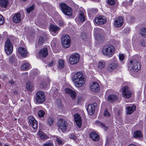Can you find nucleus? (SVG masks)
I'll use <instances>...</instances> for the list:
<instances>
[{
	"instance_id": "f257e3e1",
	"label": "nucleus",
	"mask_w": 146,
	"mask_h": 146,
	"mask_svg": "<svg viewBox=\"0 0 146 146\" xmlns=\"http://www.w3.org/2000/svg\"><path fill=\"white\" fill-rule=\"evenodd\" d=\"M115 48L111 45L109 44L104 46L102 53L105 56L109 58L111 57L114 53Z\"/></svg>"
},
{
	"instance_id": "f03ea898",
	"label": "nucleus",
	"mask_w": 146,
	"mask_h": 146,
	"mask_svg": "<svg viewBox=\"0 0 146 146\" xmlns=\"http://www.w3.org/2000/svg\"><path fill=\"white\" fill-rule=\"evenodd\" d=\"M13 38V36H10L8 38L5 42V50L8 55L11 54L13 50V46L11 42V41L13 40L12 39Z\"/></svg>"
},
{
	"instance_id": "7ed1b4c3",
	"label": "nucleus",
	"mask_w": 146,
	"mask_h": 146,
	"mask_svg": "<svg viewBox=\"0 0 146 146\" xmlns=\"http://www.w3.org/2000/svg\"><path fill=\"white\" fill-rule=\"evenodd\" d=\"M128 67L129 70L135 72L137 71L141 68L140 64L136 58L130 61Z\"/></svg>"
},
{
	"instance_id": "20e7f679",
	"label": "nucleus",
	"mask_w": 146,
	"mask_h": 146,
	"mask_svg": "<svg viewBox=\"0 0 146 146\" xmlns=\"http://www.w3.org/2000/svg\"><path fill=\"white\" fill-rule=\"evenodd\" d=\"M61 44L62 46L65 48L69 47L70 45L71 39L68 35L64 34L61 38Z\"/></svg>"
},
{
	"instance_id": "39448f33",
	"label": "nucleus",
	"mask_w": 146,
	"mask_h": 146,
	"mask_svg": "<svg viewBox=\"0 0 146 146\" xmlns=\"http://www.w3.org/2000/svg\"><path fill=\"white\" fill-rule=\"evenodd\" d=\"M60 6L63 13L69 17L72 15V11L70 7L64 3L60 4Z\"/></svg>"
},
{
	"instance_id": "423d86ee",
	"label": "nucleus",
	"mask_w": 146,
	"mask_h": 146,
	"mask_svg": "<svg viewBox=\"0 0 146 146\" xmlns=\"http://www.w3.org/2000/svg\"><path fill=\"white\" fill-rule=\"evenodd\" d=\"M36 101L38 104H41L45 100V96L44 92L41 91L37 92L36 96Z\"/></svg>"
},
{
	"instance_id": "0eeeda50",
	"label": "nucleus",
	"mask_w": 146,
	"mask_h": 146,
	"mask_svg": "<svg viewBox=\"0 0 146 146\" xmlns=\"http://www.w3.org/2000/svg\"><path fill=\"white\" fill-rule=\"evenodd\" d=\"M58 125L63 132H65L67 129L68 123L65 120L60 119L58 121Z\"/></svg>"
},
{
	"instance_id": "6e6552de",
	"label": "nucleus",
	"mask_w": 146,
	"mask_h": 146,
	"mask_svg": "<svg viewBox=\"0 0 146 146\" xmlns=\"http://www.w3.org/2000/svg\"><path fill=\"white\" fill-rule=\"evenodd\" d=\"M72 81L74 82H79V81L85 82L86 79L84 78L82 74L80 72H78L72 78Z\"/></svg>"
},
{
	"instance_id": "1a4fd4ad",
	"label": "nucleus",
	"mask_w": 146,
	"mask_h": 146,
	"mask_svg": "<svg viewBox=\"0 0 146 146\" xmlns=\"http://www.w3.org/2000/svg\"><path fill=\"white\" fill-rule=\"evenodd\" d=\"M122 96L126 98H130L132 95V92L130 90L129 88L127 86L123 87L121 89Z\"/></svg>"
},
{
	"instance_id": "9d476101",
	"label": "nucleus",
	"mask_w": 146,
	"mask_h": 146,
	"mask_svg": "<svg viewBox=\"0 0 146 146\" xmlns=\"http://www.w3.org/2000/svg\"><path fill=\"white\" fill-rule=\"evenodd\" d=\"M80 58V56L78 54L75 53L72 54L69 58V62L72 65L76 64L78 62Z\"/></svg>"
},
{
	"instance_id": "9b49d317",
	"label": "nucleus",
	"mask_w": 146,
	"mask_h": 146,
	"mask_svg": "<svg viewBox=\"0 0 146 146\" xmlns=\"http://www.w3.org/2000/svg\"><path fill=\"white\" fill-rule=\"evenodd\" d=\"M113 62L110 63L107 67L108 71L112 72L116 69L118 66V64L117 61L115 59H113Z\"/></svg>"
},
{
	"instance_id": "f8f14e48",
	"label": "nucleus",
	"mask_w": 146,
	"mask_h": 146,
	"mask_svg": "<svg viewBox=\"0 0 146 146\" xmlns=\"http://www.w3.org/2000/svg\"><path fill=\"white\" fill-rule=\"evenodd\" d=\"M30 125L34 129H37L38 126V122L34 117L32 116H30L28 117Z\"/></svg>"
},
{
	"instance_id": "ddd939ff",
	"label": "nucleus",
	"mask_w": 146,
	"mask_h": 146,
	"mask_svg": "<svg viewBox=\"0 0 146 146\" xmlns=\"http://www.w3.org/2000/svg\"><path fill=\"white\" fill-rule=\"evenodd\" d=\"M94 35L96 39L98 40H99L103 39L102 36H100L101 33L102 32V29L98 28H95L94 29Z\"/></svg>"
},
{
	"instance_id": "4468645a",
	"label": "nucleus",
	"mask_w": 146,
	"mask_h": 146,
	"mask_svg": "<svg viewBox=\"0 0 146 146\" xmlns=\"http://www.w3.org/2000/svg\"><path fill=\"white\" fill-rule=\"evenodd\" d=\"M94 21L95 23L98 25H103L106 22V19L105 17L100 15L98 17L95 18Z\"/></svg>"
},
{
	"instance_id": "2eb2a0df",
	"label": "nucleus",
	"mask_w": 146,
	"mask_h": 146,
	"mask_svg": "<svg viewBox=\"0 0 146 146\" xmlns=\"http://www.w3.org/2000/svg\"><path fill=\"white\" fill-rule=\"evenodd\" d=\"M79 16L76 18V21L77 22H83L86 19V16L83 11H80L79 12Z\"/></svg>"
},
{
	"instance_id": "dca6fc26",
	"label": "nucleus",
	"mask_w": 146,
	"mask_h": 146,
	"mask_svg": "<svg viewBox=\"0 0 146 146\" xmlns=\"http://www.w3.org/2000/svg\"><path fill=\"white\" fill-rule=\"evenodd\" d=\"M74 121L78 127L80 128L82 125V119L79 114L76 113L74 115Z\"/></svg>"
},
{
	"instance_id": "f3484780",
	"label": "nucleus",
	"mask_w": 146,
	"mask_h": 146,
	"mask_svg": "<svg viewBox=\"0 0 146 146\" xmlns=\"http://www.w3.org/2000/svg\"><path fill=\"white\" fill-rule=\"evenodd\" d=\"M123 20L122 17H117L115 20L114 25L116 27H119L122 25L123 23Z\"/></svg>"
},
{
	"instance_id": "a211bd4d",
	"label": "nucleus",
	"mask_w": 146,
	"mask_h": 146,
	"mask_svg": "<svg viewBox=\"0 0 146 146\" xmlns=\"http://www.w3.org/2000/svg\"><path fill=\"white\" fill-rule=\"evenodd\" d=\"M65 91L66 93L68 94L72 99H75L76 94L75 91L68 88H66L65 89Z\"/></svg>"
},
{
	"instance_id": "6ab92c4d",
	"label": "nucleus",
	"mask_w": 146,
	"mask_h": 146,
	"mask_svg": "<svg viewBox=\"0 0 146 146\" xmlns=\"http://www.w3.org/2000/svg\"><path fill=\"white\" fill-rule=\"evenodd\" d=\"M48 54L47 48H45L41 49L39 52V55L40 58H45Z\"/></svg>"
},
{
	"instance_id": "aec40b11",
	"label": "nucleus",
	"mask_w": 146,
	"mask_h": 146,
	"mask_svg": "<svg viewBox=\"0 0 146 146\" xmlns=\"http://www.w3.org/2000/svg\"><path fill=\"white\" fill-rule=\"evenodd\" d=\"M90 88L92 91L95 92H98L100 89L98 83H92L90 86Z\"/></svg>"
},
{
	"instance_id": "412c9836",
	"label": "nucleus",
	"mask_w": 146,
	"mask_h": 146,
	"mask_svg": "<svg viewBox=\"0 0 146 146\" xmlns=\"http://www.w3.org/2000/svg\"><path fill=\"white\" fill-rule=\"evenodd\" d=\"M13 22L15 23H19L20 22L21 19V15L19 13H15L13 18Z\"/></svg>"
},
{
	"instance_id": "4be33fe9",
	"label": "nucleus",
	"mask_w": 146,
	"mask_h": 146,
	"mask_svg": "<svg viewBox=\"0 0 146 146\" xmlns=\"http://www.w3.org/2000/svg\"><path fill=\"white\" fill-rule=\"evenodd\" d=\"M87 110L90 115H92L95 111V107L94 105L92 104H89L87 107Z\"/></svg>"
},
{
	"instance_id": "5701e85b",
	"label": "nucleus",
	"mask_w": 146,
	"mask_h": 146,
	"mask_svg": "<svg viewBox=\"0 0 146 146\" xmlns=\"http://www.w3.org/2000/svg\"><path fill=\"white\" fill-rule=\"evenodd\" d=\"M18 51L19 53L22 56L25 57L27 55L28 52L27 50L21 47L19 48Z\"/></svg>"
},
{
	"instance_id": "b1692460",
	"label": "nucleus",
	"mask_w": 146,
	"mask_h": 146,
	"mask_svg": "<svg viewBox=\"0 0 146 146\" xmlns=\"http://www.w3.org/2000/svg\"><path fill=\"white\" fill-rule=\"evenodd\" d=\"M30 67V65L29 63L25 62L21 64L20 68L22 71H26L29 69Z\"/></svg>"
},
{
	"instance_id": "393cba45",
	"label": "nucleus",
	"mask_w": 146,
	"mask_h": 146,
	"mask_svg": "<svg viewBox=\"0 0 146 146\" xmlns=\"http://www.w3.org/2000/svg\"><path fill=\"white\" fill-rule=\"evenodd\" d=\"M136 109V106L131 105L128 106L126 108V113L127 114H130L132 113Z\"/></svg>"
},
{
	"instance_id": "a878e982",
	"label": "nucleus",
	"mask_w": 146,
	"mask_h": 146,
	"mask_svg": "<svg viewBox=\"0 0 146 146\" xmlns=\"http://www.w3.org/2000/svg\"><path fill=\"white\" fill-rule=\"evenodd\" d=\"M90 137L94 141H98L100 137L94 131H92L90 134Z\"/></svg>"
},
{
	"instance_id": "bb28decb",
	"label": "nucleus",
	"mask_w": 146,
	"mask_h": 146,
	"mask_svg": "<svg viewBox=\"0 0 146 146\" xmlns=\"http://www.w3.org/2000/svg\"><path fill=\"white\" fill-rule=\"evenodd\" d=\"M59 29V27L57 26L52 25L50 26V30L51 32V33L52 34L53 33L57 34L58 31Z\"/></svg>"
},
{
	"instance_id": "cd10ccee",
	"label": "nucleus",
	"mask_w": 146,
	"mask_h": 146,
	"mask_svg": "<svg viewBox=\"0 0 146 146\" xmlns=\"http://www.w3.org/2000/svg\"><path fill=\"white\" fill-rule=\"evenodd\" d=\"M117 96L114 94H111L108 96L107 98L108 101L110 102H113L117 100Z\"/></svg>"
},
{
	"instance_id": "c85d7f7f",
	"label": "nucleus",
	"mask_w": 146,
	"mask_h": 146,
	"mask_svg": "<svg viewBox=\"0 0 146 146\" xmlns=\"http://www.w3.org/2000/svg\"><path fill=\"white\" fill-rule=\"evenodd\" d=\"M38 133L40 139L42 140H45L49 138L45 133L40 131H39Z\"/></svg>"
},
{
	"instance_id": "c756f323",
	"label": "nucleus",
	"mask_w": 146,
	"mask_h": 146,
	"mask_svg": "<svg viewBox=\"0 0 146 146\" xmlns=\"http://www.w3.org/2000/svg\"><path fill=\"white\" fill-rule=\"evenodd\" d=\"M8 4V0H0V6L2 8H6Z\"/></svg>"
},
{
	"instance_id": "7c9ffc66",
	"label": "nucleus",
	"mask_w": 146,
	"mask_h": 146,
	"mask_svg": "<svg viewBox=\"0 0 146 146\" xmlns=\"http://www.w3.org/2000/svg\"><path fill=\"white\" fill-rule=\"evenodd\" d=\"M143 136L141 131L139 130H137L135 131L133 134V137L139 139L141 138Z\"/></svg>"
},
{
	"instance_id": "2f4dec72",
	"label": "nucleus",
	"mask_w": 146,
	"mask_h": 146,
	"mask_svg": "<svg viewBox=\"0 0 146 146\" xmlns=\"http://www.w3.org/2000/svg\"><path fill=\"white\" fill-rule=\"evenodd\" d=\"M26 88L29 91H32L34 90V87L33 83H27Z\"/></svg>"
},
{
	"instance_id": "473e14b6",
	"label": "nucleus",
	"mask_w": 146,
	"mask_h": 146,
	"mask_svg": "<svg viewBox=\"0 0 146 146\" xmlns=\"http://www.w3.org/2000/svg\"><path fill=\"white\" fill-rule=\"evenodd\" d=\"M54 123V119L53 117H49L46 121L47 125L49 126H51L53 125Z\"/></svg>"
},
{
	"instance_id": "72a5a7b5",
	"label": "nucleus",
	"mask_w": 146,
	"mask_h": 146,
	"mask_svg": "<svg viewBox=\"0 0 146 146\" xmlns=\"http://www.w3.org/2000/svg\"><path fill=\"white\" fill-rule=\"evenodd\" d=\"M106 64L105 62L103 60H101L99 62L98 68L99 69H102L105 67Z\"/></svg>"
},
{
	"instance_id": "f704fd0d",
	"label": "nucleus",
	"mask_w": 146,
	"mask_h": 146,
	"mask_svg": "<svg viewBox=\"0 0 146 146\" xmlns=\"http://www.w3.org/2000/svg\"><path fill=\"white\" fill-rule=\"evenodd\" d=\"M10 62L12 64L15 65L17 62V59L15 56L12 55L9 58Z\"/></svg>"
},
{
	"instance_id": "c9c22d12",
	"label": "nucleus",
	"mask_w": 146,
	"mask_h": 146,
	"mask_svg": "<svg viewBox=\"0 0 146 146\" xmlns=\"http://www.w3.org/2000/svg\"><path fill=\"white\" fill-rule=\"evenodd\" d=\"M49 83H41L40 87L43 89H46L49 88Z\"/></svg>"
},
{
	"instance_id": "e433bc0d",
	"label": "nucleus",
	"mask_w": 146,
	"mask_h": 146,
	"mask_svg": "<svg viewBox=\"0 0 146 146\" xmlns=\"http://www.w3.org/2000/svg\"><path fill=\"white\" fill-rule=\"evenodd\" d=\"M64 65V61L62 60H59L58 62V67L60 68H63Z\"/></svg>"
},
{
	"instance_id": "4c0bfd02",
	"label": "nucleus",
	"mask_w": 146,
	"mask_h": 146,
	"mask_svg": "<svg viewBox=\"0 0 146 146\" xmlns=\"http://www.w3.org/2000/svg\"><path fill=\"white\" fill-rule=\"evenodd\" d=\"M116 0H107V3L110 5H114L116 3Z\"/></svg>"
},
{
	"instance_id": "58836bf2",
	"label": "nucleus",
	"mask_w": 146,
	"mask_h": 146,
	"mask_svg": "<svg viewBox=\"0 0 146 146\" xmlns=\"http://www.w3.org/2000/svg\"><path fill=\"white\" fill-rule=\"evenodd\" d=\"M45 114V113L42 110H40L38 112V116L40 117H43Z\"/></svg>"
},
{
	"instance_id": "ea45409f",
	"label": "nucleus",
	"mask_w": 146,
	"mask_h": 146,
	"mask_svg": "<svg viewBox=\"0 0 146 146\" xmlns=\"http://www.w3.org/2000/svg\"><path fill=\"white\" fill-rule=\"evenodd\" d=\"M141 34L143 36L146 37V29L145 28H142L140 32Z\"/></svg>"
},
{
	"instance_id": "a19ab883",
	"label": "nucleus",
	"mask_w": 146,
	"mask_h": 146,
	"mask_svg": "<svg viewBox=\"0 0 146 146\" xmlns=\"http://www.w3.org/2000/svg\"><path fill=\"white\" fill-rule=\"evenodd\" d=\"M84 83H74L75 86L77 87H80L83 86Z\"/></svg>"
},
{
	"instance_id": "79ce46f5",
	"label": "nucleus",
	"mask_w": 146,
	"mask_h": 146,
	"mask_svg": "<svg viewBox=\"0 0 146 146\" xmlns=\"http://www.w3.org/2000/svg\"><path fill=\"white\" fill-rule=\"evenodd\" d=\"M44 41V39L42 37H40L39 39L38 44L40 45L42 44Z\"/></svg>"
},
{
	"instance_id": "37998d69",
	"label": "nucleus",
	"mask_w": 146,
	"mask_h": 146,
	"mask_svg": "<svg viewBox=\"0 0 146 146\" xmlns=\"http://www.w3.org/2000/svg\"><path fill=\"white\" fill-rule=\"evenodd\" d=\"M4 19L3 17L0 15V25H3L4 23Z\"/></svg>"
},
{
	"instance_id": "c03bdc74",
	"label": "nucleus",
	"mask_w": 146,
	"mask_h": 146,
	"mask_svg": "<svg viewBox=\"0 0 146 146\" xmlns=\"http://www.w3.org/2000/svg\"><path fill=\"white\" fill-rule=\"evenodd\" d=\"M56 141L59 145H62L63 144V143L62 141L58 138H56Z\"/></svg>"
},
{
	"instance_id": "a18cd8bd",
	"label": "nucleus",
	"mask_w": 146,
	"mask_h": 146,
	"mask_svg": "<svg viewBox=\"0 0 146 146\" xmlns=\"http://www.w3.org/2000/svg\"><path fill=\"white\" fill-rule=\"evenodd\" d=\"M34 9V7L33 5L31 6L27 9V13H29L31 11H32Z\"/></svg>"
},
{
	"instance_id": "49530a36",
	"label": "nucleus",
	"mask_w": 146,
	"mask_h": 146,
	"mask_svg": "<svg viewBox=\"0 0 146 146\" xmlns=\"http://www.w3.org/2000/svg\"><path fill=\"white\" fill-rule=\"evenodd\" d=\"M104 114L105 116H110V114L108 112L106 109L105 110Z\"/></svg>"
},
{
	"instance_id": "de8ad7c7",
	"label": "nucleus",
	"mask_w": 146,
	"mask_h": 146,
	"mask_svg": "<svg viewBox=\"0 0 146 146\" xmlns=\"http://www.w3.org/2000/svg\"><path fill=\"white\" fill-rule=\"evenodd\" d=\"M69 137L70 139H73L74 140H76L77 138L76 136H75L73 134H70V135Z\"/></svg>"
},
{
	"instance_id": "09e8293b",
	"label": "nucleus",
	"mask_w": 146,
	"mask_h": 146,
	"mask_svg": "<svg viewBox=\"0 0 146 146\" xmlns=\"http://www.w3.org/2000/svg\"><path fill=\"white\" fill-rule=\"evenodd\" d=\"M43 146H54L53 144L50 142H48L44 144Z\"/></svg>"
},
{
	"instance_id": "8fccbe9b",
	"label": "nucleus",
	"mask_w": 146,
	"mask_h": 146,
	"mask_svg": "<svg viewBox=\"0 0 146 146\" xmlns=\"http://www.w3.org/2000/svg\"><path fill=\"white\" fill-rule=\"evenodd\" d=\"M124 55L123 54H120L119 55V59L121 61H123L124 59Z\"/></svg>"
},
{
	"instance_id": "3c124183",
	"label": "nucleus",
	"mask_w": 146,
	"mask_h": 146,
	"mask_svg": "<svg viewBox=\"0 0 146 146\" xmlns=\"http://www.w3.org/2000/svg\"><path fill=\"white\" fill-rule=\"evenodd\" d=\"M101 127L105 130H106L108 129L107 127L102 123H101Z\"/></svg>"
},
{
	"instance_id": "603ef678",
	"label": "nucleus",
	"mask_w": 146,
	"mask_h": 146,
	"mask_svg": "<svg viewBox=\"0 0 146 146\" xmlns=\"http://www.w3.org/2000/svg\"><path fill=\"white\" fill-rule=\"evenodd\" d=\"M82 99V98L81 96H78V103H79L81 101V100Z\"/></svg>"
},
{
	"instance_id": "864d4df0",
	"label": "nucleus",
	"mask_w": 146,
	"mask_h": 146,
	"mask_svg": "<svg viewBox=\"0 0 146 146\" xmlns=\"http://www.w3.org/2000/svg\"><path fill=\"white\" fill-rule=\"evenodd\" d=\"M60 26H63L64 25V23L62 21H60L59 23Z\"/></svg>"
},
{
	"instance_id": "5fc2aeb1",
	"label": "nucleus",
	"mask_w": 146,
	"mask_h": 146,
	"mask_svg": "<svg viewBox=\"0 0 146 146\" xmlns=\"http://www.w3.org/2000/svg\"><path fill=\"white\" fill-rule=\"evenodd\" d=\"M141 44L143 46H145V41L144 40H143V42H141Z\"/></svg>"
},
{
	"instance_id": "6e6d98bb",
	"label": "nucleus",
	"mask_w": 146,
	"mask_h": 146,
	"mask_svg": "<svg viewBox=\"0 0 146 146\" xmlns=\"http://www.w3.org/2000/svg\"><path fill=\"white\" fill-rule=\"evenodd\" d=\"M54 10L53 7H50V8L48 9V10L49 11H53Z\"/></svg>"
},
{
	"instance_id": "4d7b16f0",
	"label": "nucleus",
	"mask_w": 146,
	"mask_h": 146,
	"mask_svg": "<svg viewBox=\"0 0 146 146\" xmlns=\"http://www.w3.org/2000/svg\"><path fill=\"white\" fill-rule=\"evenodd\" d=\"M53 64H54V62H52L49 64L48 65L49 66H51L53 65Z\"/></svg>"
},
{
	"instance_id": "13d9d810",
	"label": "nucleus",
	"mask_w": 146,
	"mask_h": 146,
	"mask_svg": "<svg viewBox=\"0 0 146 146\" xmlns=\"http://www.w3.org/2000/svg\"><path fill=\"white\" fill-rule=\"evenodd\" d=\"M133 0H129V1L130 3L129 4V5H130L132 4V2L133 1Z\"/></svg>"
},
{
	"instance_id": "bf43d9fd",
	"label": "nucleus",
	"mask_w": 146,
	"mask_h": 146,
	"mask_svg": "<svg viewBox=\"0 0 146 146\" xmlns=\"http://www.w3.org/2000/svg\"><path fill=\"white\" fill-rule=\"evenodd\" d=\"M128 146H137L136 145H134V144H130Z\"/></svg>"
},
{
	"instance_id": "052dcab7",
	"label": "nucleus",
	"mask_w": 146,
	"mask_h": 146,
	"mask_svg": "<svg viewBox=\"0 0 146 146\" xmlns=\"http://www.w3.org/2000/svg\"><path fill=\"white\" fill-rule=\"evenodd\" d=\"M13 92H14V94H16L17 93V92L16 91H14Z\"/></svg>"
},
{
	"instance_id": "680f3d73",
	"label": "nucleus",
	"mask_w": 146,
	"mask_h": 146,
	"mask_svg": "<svg viewBox=\"0 0 146 146\" xmlns=\"http://www.w3.org/2000/svg\"><path fill=\"white\" fill-rule=\"evenodd\" d=\"M94 11L95 12H96V13L97 12V11L96 10V9H93L92 11Z\"/></svg>"
},
{
	"instance_id": "e2e57ef3",
	"label": "nucleus",
	"mask_w": 146,
	"mask_h": 146,
	"mask_svg": "<svg viewBox=\"0 0 146 146\" xmlns=\"http://www.w3.org/2000/svg\"><path fill=\"white\" fill-rule=\"evenodd\" d=\"M4 146H8V145H6V144H5V145H4Z\"/></svg>"
},
{
	"instance_id": "0e129e2a",
	"label": "nucleus",
	"mask_w": 146,
	"mask_h": 146,
	"mask_svg": "<svg viewBox=\"0 0 146 146\" xmlns=\"http://www.w3.org/2000/svg\"><path fill=\"white\" fill-rule=\"evenodd\" d=\"M27 0H22V1H27Z\"/></svg>"
},
{
	"instance_id": "69168bd1",
	"label": "nucleus",
	"mask_w": 146,
	"mask_h": 146,
	"mask_svg": "<svg viewBox=\"0 0 146 146\" xmlns=\"http://www.w3.org/2000/svg\"><path fill=\"white\" fill-rule=\"evenodd\" d=\"M48 82H50V80H49L48 81Z\"/></svg>"
},
{
	"instance_id": "338daca9",
	"label": "nucleus",
	"mask_w": 146,
	"mask_h": 146,
	"mask_svg": "<svg viewBox=\"0 0 146 146\" xmlns=\"http://www.w3.org/2000/svg\"><path fill=\"white\" fill-rule=\"evenodd\" d=\"M120 81H122V80H120Z\"/></svg>"
},
{
	"instance_id": "774afa93",
	"label": "nucleus",
	"mask_w": 146,
	"mask_h": 146,
	"mask_svg": "<svg viewBox=\"0 0 146 146\" xmlns=\"http://www.w3.org/2000/svg\"><path fill=\"white\" fill-rule=\"evenodd\" d=\"M9 82H10V81H9Z\"/></svg>"
}]
</instances>
